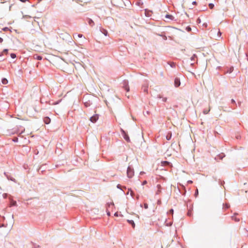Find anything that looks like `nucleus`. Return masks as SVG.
<instances>
[{
  "label": "nucleus",
  "mask_w": 248,
  "mask_h": 248,
  "mask_svg": "<svg viewBox=\"0 0 248 248\" xmlns=\"http://www.w3.org/2000/svg\"><path fill=\"white\" fill-rule=\"evenodd\" d=\"M134 170H133V169H132L130 167H128L127 168V176L129 178H131L134 175Z\"/></svg>",
  "instance_id": "1"
},
{
  "label": "nucleus",
  "mask_w": 248,
  "mask_h": 248,
  "mask_svg": "<svg viewBox=\"0 0 248 248\" xmlns=\"http://www.w3.org/2000/svg\"><path fill=\"white\" fill-rule=\"evenodd\" d=\"M122 132H123V134L124 139L127 142H130V138H129L128 135L124 130H123Z\"/></svg>",
  "instance_id": "2"
},
{
  "label": "nucleus",
  "mask_w": 248,
  "mask_h": 248,
  "mask_svg": "<svg viewBox=\"0 0 248 248\" xmlns=\"http://www.w3.org/2000/svg\"><path fill=\"white\" fill-rule=\"evenodd\" d=\"M98 119V116L97 115H95L93 116L90 118V121L93 123H95Z\"/></svg>",
  "instance_id": "3"
},
{
  "label": "nucleus",
  "mask_w": 248,
  "mask_h": 248,
  "mask_svg": "<svg viewBox=\"0 0 248 248\" xmlns=\"http://www.w3.org/2000/svg\"><path fill=\"white\" fill-rule=\"evenodd\" d=\"M174 84L176 87H178L180 85V81L178 78H175L174 80Z\"/></svg>",
  "instance_id": "4"
},
{
  "label": "nucleus",
  "mask_w": 248,
  "mask_h": 248,
  "mask_svg": "<svg viewBox=\"0 0 248 248\" xmlns=\"http://www.w3.org/2000/svg\"><path fill=\"white\" fill-rule=\"evenodd\" d=\"M50 119L48 117H45L44 119V123L47 124L50 123Z\"/></svg>",
  "instance_id": "5"
},
{
  "label": "nucleus",
  "mask_w": 248,
  "mask_h": 248,
  "mask_svg": "<svg viewBox=\"0 0 248 248\" xmlns=\"http://www.w3.org/2000/svg\"><path fill=\"white\" fill-rule=\"evenodd\" d=\"M157 190L156 191V194L158 195V194H160V193L161 192V186L160 185H158L157 186Z\"/></svg>",
  "instance_id": "6"
},
{
  "label": "nucleus",
  "mask_w": 248,
  "mask_h": 248,
  "mask_svg": "<svg viewBox=\"0 0 248 248\" xmlns=\"http://www.w3.org/2000/svg\"><path fill=\"white\" fill-rule=\"evenodd\" d=\"M127 222H128L130 224H131V225L132 226V227H133V228H135V223H134V221H133V220H127Z\"/></svg>",
  "instance_id": "7"
},
{
  "label": "nucleus",
  "mask_w": 248,
  "mask_h": 248,
  "mask_svg": "<svg viewBox=\"0 0 248 248\" xmlns=\"http://www.w3.org/2000/svg\"><path fill=\"white\" fill-rule=\"evenodd\" d=\"M171 132L168 133L166 136V139L168 140L171 139Z\"/></svg>",
  "instance_id": "8"
},
{
  "label": "nucleus",
  "mask_w": 248,
  "mask_h": 248,
  "mask_svg": "<svg viewBox=\"0 0 248 248\" xmlns=\"http://www.w3.org/2000/svg\"><path fill=\"white\" fill-rule=\"evenodd\" d=\"M101 32L105 35V36H107L108 35V31L106 30L105 29H103L102 30H101Z\"/></svg>",
  "instance_id": "9"
},
{
  "label": "nucleus",
  "mask_w": 248,
  "mask_h": 248,
  "mask_svg": "<svg viewBox=\"0 0 248 248\" xmlns=\"http://www.w3.org/2000/svg\"><path fill=\"white\" fill-rule=\"evenodd\" d=\"M34 58L38 60H41L42 59V57L38 55H34Z\"/></svg>",
  "instance_id": "10"
},
{
  "label": "nucleus",
  "mask_w": 248,
  "mask_h": 248,
  "mask_svg": "<svg viewBox=\"0 0 248 248\" xmlns=\"http://www.w3.org/2000/svg\"><path fill=\"white\" fill-rule=\"evenodd\" d=\"M129 193H130V195L131 196H133V195H134V192L132 190H131V189H128V191L127 192L126 194L128 195L129 194Z\"/></svg>",
  "instance_id": "11"
},
{
  "label": "nucleus",
  "mask_w": 248,
  "mask_h": 248,
  "mask_svg": "<svg viewBox=\"0 0 248 248\" xmlns=\"http://www.w3.org/2000/svg\"><path fill=\"white\" fill-rule=\"evenodd\" d=\"M161 164L162 166H166V165H168L170 164V163L168 161H162L161 162Z\"/></svg>",
  "instance_id": "12"
},
{
  "label": "nucleus",
  "mask_w": 248,
  "mask_h": 248,
  "mask_svg": "<svg viewBox=\"0 0 248 248\" xmlns=\"http://www.w3.org/2000/svg\"><path fill=\"white\" fill-rule=\"evenodd\" d=\"M2 83L3 84H6L8 83V80L6 78H3L2 79Z\"/></svg>",
  "instance_id": "13"
},
{
  "label": "nucleus",
  "mask_w": 248,
  "mask_h": 248,
  "mask_svg": "<svg viewBox=\"0 0 248 248\" xmlns=\"http://www.w3.org/2000/svg\"><path fill=\"white\" fill-rule=\"evenodd\" d=\"M88 23L89 25H90L92 26H93V25L94 24L93 21L91 19H89Z\"/></svg>",
  "instance_id": "14"
},
{
  "label": "nucleus",
  "mask_w": 248,
  "mask_h": 248,
  "mask_svg": "<svg viewBox=\"0 0 248 248\" xmlns=\"http://www.w3.org/2000/svg\"><path fill=\"white\" fill-rule=\"evenodd\" d=\"M124 88L127 92H128L129 91V88L126 83L125 85L124 86Z\"/></svg>",
  "instance_id": "15"
},
{
  "label": "nucleus",
  "mask_w": 248,
  "mask_h": 248,
  "mask_svg": "<svg viewBox=\"0 0 248 248\" xmlns=\"http://www.w3.org/2000/svg\"><path fill=\"white\" fill-rule=\"evenodd\" d=\"M209 111H210V109L204 110L203 113H204V114H206L209 112Z\"/></svg>",
  "instance_id": "16"
},
{
  "label": "nucleus",
  "mask_w": 248,
  "mask_h": 248,
  "mask_svg": "<svg viewBox=\"0 0 248 248\" xmlns=\"http://www.w3.org/2000/svg\"><path fill=\"white\" fill-rule=\"evenodd\" d=\"M224 156L225 155L223 154H221L218 155V157L220 159H222Z\"/></svg>",
  "instance_id": "17"
},
{
  "label": "nucleus",
  "mask_w": 248,
  "mask_h": 248,
  "mask_svg": "<svg viewBox=\"0 0 248 248\" xmlns=\"http://www.w3.org/2000/svg\"><path fill=\"white\" fill-rule=\"evenodd\" d=\"M214 4H212V3H210V4H209V8H210V9H213V7H214Z\"/></svg>",
  "instance_id": "18"
},
{
  "label": "nucleus",
  "mask_w": 248,
  "mask_h": 248,
  "mask_svg": "<svg viewBox=\"0 0 248 248\" xmlns=\"http://www.w3.org/2000/svg\"><path fill=\"white\" fill-rule=\"evenodd\" d=\"M11 57L12 58H15L16 57V55L14 53H12L11 54Z\"/></svg>",
  "instance_id": "19"
},
{
  "label": "nucleus",
  "mask_w": 248,
  "mask_h": 248,
  "mask_svg": "<svg viewBox=\"0 0 248 248\" xmlns=\"http://www.w3.org/2000/svg\"><path fill=\"white\" fill-rule=\"evenodd\" d=\"M172 17V16L171 15H167L166 16V18H171V17Z\"/></svg>",
  "instance_id": "20"
},
{
  "label": "nucleus",
  "mask_w": 248,
  "mask_h": 248,
  "mask_svg": "<svg viewBox=\"0 0 248 248\" xmlns=\"http://www.w3.org/2000/svg\"><path fill=\"white\" fill-rule=\"evenodd\" d=\"M186 30H187V31H191V28H190L189 27H187L186 28Z\"/></svg>",
  "instance_id": "21"
},
{
  "label": "nucleus",
  "mask_w": 248,
  "mask_h": 248,
  "mask_svg": "<svg viewBox=\"0 0 248 248\" xmlns=\"http://www.w3.org/2000/svg\"><path fill=\"white\" fill-rule=\"evenodd\" d=\"M13 140L14 142H17L18 141V139H17V138H15L13 139Z\"/></svg>",
  "instance_id": "22"
},
{
  "label": "nucleus",
  "mask_w": 248,
  "mask_h": 248,
  "mask_svg": "<svg viewBox=\"0 0 248 248\" xmlns=\"http://www.w3.org/2000/svg\"><path fill=\"white\" fill-rule=\"evenodd\" d=\"M7 52H8V49H4V50H3V53H7Z\"/></svg>",
  "instance_id": "23"
},
{
  "label": "nucleus",
  "mask_w": 248,
  "mask_h": 248,
  "mask_svg": "<svg viewBox=\"0 0 248 248\" xmlns=\"http://www.w3.org/2000/svg\"><path fill=\"white\" fill-rule=\"evenodd\" d=\"M78 37H80H80H82L83 36V35H82V34H78Z\"/></svg>",
  "instance_id": "24"
},
{
  "label": "nucleus",
  "mask_w": 248,
  "mask_h": 248,
  "mask_svg": "<svg viewBox=\"0 0 248 248\" xmlns=\"http://www.w3.org/2000/svg\"><path fill=\"white\" fill-rule=\"evenodd\" d=\"M3 41V39L1 37H0V43H2Z\"/></svg>",
  "instance_id": "25"
},
{
  "label": "nucleus",
  "mask_w": 248,
  "mask_h": 248,
  "mask_svg": "<svg viewBox=\"0 0 248 248\" xmlns=\"http://www.w3.org/2000/svg\"><path fill=\"white\" fill-rule=\"evenodd\" d=\"M20 1H21L22 2H25L27 1V0H20Z\"/></svg>",
  "instance_id": "26"
},
{
  "label": "nucleus",
  "mask_w": 248,
  "mask_h": 248,
  "mask_svg": "<svg viewBox=\"0 0 248 248\" xmlns=\"http://www.w3.org/2000/svg\"><path fill=\"white\" fill-rule=\"evenodd\" d=\"M217 33H218V35H219V36H220L221 34V33L220 31H218Z\"/></svg>",
  "instance_id": "27"
},
{
  "label": "nucleus",
  "mask_w": 248,
  "mask_h": 248,
  "mask_svg": "<svg viewBox=\"0 0 248 248\" xmlns=\"http://www.w3.org/2000/svg\"><path fill=\"white\" fill-rule=\"evenodd\" d=\"M170 212L171 213L173 214V209H171V210H170Z\"/></svg>",
  "instance_id": "28"
},
{
  "label": "nucleus",
  "mask_w": 248,
  "mask_h": 248,
  "mask_svg": "<svg viewBox=\"0 0 248 248\" xmlns=\"http://www.w3.org/2000/svg\"><path fill=\"white\" fill-rule=\"evenodd\" d=\"M107 215H108V216H109L110 215V213L109 212H108L107 213Z\"/></svg>",
  "instance_id": "29"
},
{
  "label": "nucleus",
  "mask_w": 248,
  "mask_h": 248,
  "mask_svg": "<svg viewBox=\"0 0 248 248\" xmlns=\"http://www.w3.org/2000/svg\"><path fill=\"white\" fill-rule=\"evenodd\" d=\"M188 183L192 184V181H188Z\"/></svg>",
  "instance_id": "30"
},
{
  "label": "nucleus",
  "mask_w": 248,
  "mask_h": 248,
  "mask_svg": "<svg viewBox=\"0 0 248 248\" xmlns=\"http://www.w3.org/2000/svg\"><path fill=\"white\" fill-rule=\"evenodd\" d=\"M144 206H145V208H147V207H148V206H147V204H144Z\"/></svg>",
  "instance_id": "31"
},
{
  "label": "nucleus",
  "mask_w": 248,
  "mask_h": 248,
  "mask_svg": "<svg viewBox=\"0 0 248 248\" xmlns=\"http://www.w3.org/2000/svg\"><path fill=\"white\" fill-rule=\"evenodd\" d=\"M232 103H235V101L233 99H232Z\"/></svg>",
  "instance_id": "32"
},
{
  "label": "nucleus",
  "mask_w": 248,
  "mask_h": 248,
  "mask_svg": "<svg viewBox=\"0 0 248 248\" xmlns=\"http://www.w3.org/2000/svg\"><path fill=\"white\" fill-rule=\"evenodd\" d=\"M146 181H144L143 183V184L144 185V184H146Z\"/></svg>",
  "instance_id": "33"
},
{
  "label": "nucleus",
  "mask_w": 248,
  "mask_h": 248,
  "mask_svg": "<svg viewBox=\"0 0 248 248\" xmlns=\"http://www.w3.org/2000/svg\"><path fill=\"white\" fill-rule=\"evenodd\" d=\"M114 215H115V216H118V213H115V214H114Z\"/></svg>",
  "instance_id": "34"
},
{
  "label": "nucleus",
  "mask_w": 248,
  "mask_h": 248,
  "mask_svg": "<svg viewBox=\"0 0 248 248\" xmlns=\"http://www.w3.org/2000/svg\"><path fill=\"white\" fill-rule=\"evenodd\" d=\"M198 190H197V192H196V194H198Z\"/></svg>",
  "instance_id": "35"
},
{
  "label": "nucleus",
  "mask_w": 248,
  "mask_h": 248,
  "mask_svg": "<svg viewBox=\"0 0 248 248\" xmlns=\"http://www.w3.org/2000/svg\"><path fill=\"white\" fill-rule=\"evenodd\" d=\"M198 190H197V192H196V194H198Z\"/></svg>",
  "instance_id": "36"
}]
</instances>
